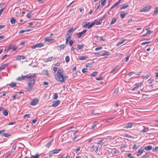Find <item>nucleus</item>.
Returning <instances> with one entry per match:
<instances>
[{"label": "nucleus", "instance_id": "62", "mask_svg": "<svg viewBox=\"0 0 158 158\" xmlns=\"http://www.w3.org/2000/svg\"><path fill=\"white\" fill-rule=\"evenodd\" d=\"M80 147H79L77 148L76 149V153H77L80 150Z\"/></svg>", "mask_w": 158, "mask_h": 158}, {"label": "nucleus", "instance_id": "44", "mask_svg": "<svg viewBox=\"0 0 158 158\" xmlns=\"http://www.w3.org/2000/svg\"><path fill=\"white\" fill-rule=\"evenodd\" d=\"M88 69L86 68H83L82 70V73H85L87 72Z\"/></svg>", "mask_w": 158, "mask_h": 158}, {"label": "nucleus", "instance_id": "11", "mask_svg": "<svg viewBox=\"0 0 158 158\" xmlns=\"http://www.w3.org/2000/svg\"><path fill=\"white\" fill-rule=\"evenodd\" d=\"M17 80L18 81H21L23 80H24L26 81L27 80L26 78L25 77V76H22L21 77H19L17 78Z\"/></svg>", "mask_w": 158, "mask_h": 158}, {"label": "nucleus", "instance_id": "55", "mask_svg": "<svg viewBox=\"0 0 158 158\" xmlns=\"http://www.w3.org/2000/svg\"><path fill=\"white\" fill-rule=\"evenodd\" d=\"M57 69H58V68L57 67H53V71H54V73H55L56 72Z\"/></svg>", "mask_w": 158, "mask_h": 158}, {"label": "nucleus", "instance_id": "37", "mask_svg": "<svg viewBox=\"0 0 158 158\" xmlns=\"http://www.w3.org/2000/svg\"><path fill=\"white\" fill-rule=\"evenodd\" d=\"M61 149H57L54 150L52 151V152H53V153L54 154H56L58 153L60 150Z\"/></svg>", "mask_w": 158, "mask_h": 158}, {"label": "nucleus", "instance_id": "53", "mask_svg": "<svg viewBox=\"0 0 158 158\" xmlns=\"http://www.w3.org/2000/svg\"><path fill=\"white\" fill-rule=\"evenodd\" d=\"M102 47L97 48H95V50L96 51H98L100 49H102Z\"/></svg>", "mask_w": 158, "mask_h": 158}, {"label": "nucleus", "instance_id": "16", "mask_svg": "<svg viewBox=\"0 0 158 158\" xmlns=\"http://www.w3.org/2000/svg\"><path fill=\"white\" fill-rule=\"evenodd\" d=\"M133 126V124L132 123H129L126 126H125L124 128H131Z\"/></svg>", "mask_w": 158, "mask_h": 158}, {"label": "nucleus", "instance_id": "2", "mask_svg": "<svg viewBox=\"0 0 158 158\" xmlns=\"http://www.w3.org/2000/svg\"><path fill=\"white\" fill-rule=\"evenodd\" d=\"M63 76V69H59L57 73L55 75V79L61 82H65V81H64Z\"/></svg>", "mask_w": 158, "mask_h": 158}, {"label": "nucleus", "instance_id": "61", "mask_svg": "<svg viewBox=\"0 0 158 158\" xmlns=\"http://www.w3.org/2000/svg\"><path fill=\"white\" fill-rule=\"evenodd\" d=\"M149 77V75H147L143 77V79L146 80V79H148V78Z\"/></svg>", "mask_w": 158, "mask_h": 158}, {"label": "nucleus", "instance_id": "1", "mask_svg": "<svg viewBox=\"0 0 158 158\" xmlns=\"http://www.w3.org/2000/svg\"><path fill=\"white\" fill-rule=\"evenodd\" d=\"M25 77L27 79L26 81L29 80L26 89L27 91H30L34 85L37 77L35 74L30 73L25 76Z\"/></svg>", "mask_w": 158, "mask_h": 158}, {"label": "nucleus", "instance_id": "10", "mask_svg": "<svg viewBox=\"0 0 158 158\" xmlns=\"http://www.w3.org/2000/svg\"><path fill=\"white\" fill-rule=\"evenodd\" d=\"M90 23V22L88 23L86 21H84L83 22L82 24V27H87L88 25Z\"/></svg>", "mask_w": 158, "mask_h": 158}, {"label": "nucleus", "instance_id": "24", "mask_svg": "<svg viewBox=\"0 0 158 158\" xmlns=\"http://www.w3.org/2000/svg\"><path fill=\"white\" fill-rule=\"evenodd\" d=\"M128 6H129L128 5H123L119 8V10L126 8Z\"/></svg>", "mask_w": 158, "mask_h": 158}, {"label": "nucleus", "instance_id": "35", "mask_svg": "<svg viewBox=\"0 0 158 158\" xmlns=\"http://www.w3.org/2000/svg\"><path fill=\"white\" fill-rule=\"evenodd\" d=\"M58 98V94L57 93H55L53 94V99H57Z\"/></svg>", "mask_w": 158, "mask_h": 158}, {"label": "nucleus", "instance_id": "41", "mask_svg": "<svg viewBox=\"0 0 158 158\" xmlns=\"http://www.w3.org/2000/svg\"><path fill=\"white\" fill-rule=\"evenodd\" d=\"M95 24V23H92L88 25V28H91Z\"/></svg>", "mask_w": 158, "mask_h": 158}, {"label": "nucleus", "instance_id": "19", "mask_svg": "<svg viewBox=\"0 0 158 158\" xmlns=\"http://www.w3.org/2000/svg\"><path fill=\"white\" fill-rule=\"evenodd\" d=\"M66 47V45L64 44H61L60 46H58V47L60 48L59 49L58 48V49L60 50V49H64V48Z\"/></svg>", "mask_w": 158, "mask_h": 158}, {"label": "nucleus", "instance_id": "29", "mask_svg": "<svg viewBox=\"0 0 158 158\" xmlns=\"http://www.w3.org/2000/svg\"><path fill=\"white\" fill-rule=\"evenodd\" d=\"M124 137H127L130 138L134 139V137L131 135H128V134H125L124 135Z\"/></svg>", "mask_w": 158, "mask_h": 158}, {"label": "nucleus", "instance_id": "57", "mask_svg": "<svg viewBox=\"0 0 158 158\" xmlns=\"http://www.w3.org/2000/svg\"><path fill=\"white\" fill-rule=\"evenodd\" d=\"M94 145H93L90 148V149L91 151H94Z\"/></svg>", "mask_w": 158, "mask_h": 158}, {"label": "nucleus", "instance_id": "54", "mask_svg": "<svg viewBox=\"0 0 158 158\" xmlns=\"http://www.w3.org/2000/svg\"><path fill=\"white\" fill-rule=\"evenodd\" d=\"M131 153L128 154L127 156L129 158H134L133 156H131Z\"/></svg>", "mask_w": 158, "mask_h": 158}, {"label": "nucleus", "instance_id": "46", "mask_svg": "<svg viewBox=\"0 0 158 158\" xmlns=\"http://www.w3.org/2000/svg\"><path fill=\"white\" fill-rule=\"evenodd\" d=\"M5 130L0 131V134H2L3 136V134L5 133Z\"/></svg>", "mask_w": 158, "mask_h": 158}, {"label": "nucleus", "instance_id": "56", "mask_svg": "<svg viewBox=\"0 0 158 158\" xmlns=\"http://www.w3.org/2000/svg\"><path fill=\"white\" fill-rule=\"evenodd\" d=\"M102 20L101 19H100L98 21V23L96 24L97 25L98 24H101L102 22Z\"/></svg>", "mask_w": 158, "mask_h": 158}, {"label": "nucleus", "instance_id": "22", "mask_svg": "<svg viewBox=\"0 0 158 158\" xmlns=\"http://www.w3.org/2000/svg\"><path fill=\"white\" fill-rule=\"evenodd\" d=\"M117 21V19L116 18H113L111 20L110 25L114 24Z\"/></svg>", "mask_w": 158, "mask_h": 158}, {"label": "nucleus", "instance_id": "34", "mask_svg": "<svg viewBox=\"0 0 158 158\" xmlns=\"http://www.w3.org/2000/svg\"><path fill=\"white\" fill-rule=\"evenodd\" d=\"M88 58V57L85 56H81V58H79V60H86Z\"/></svg>", "mask_w": 158, "mask_h": 158}, {"label": "nucleus", "instance_id": "20", "mask_svg": "<svg viewBox=\"0 0 158 158\" xmlns=\"http://www.w3.org/2000/svg\"><path fill=\"white\" fill-rule=\"evenodd\" d=\"M11 24H14L15 23L16 20L14 18L11 17L10 20Z\"/></svg>", "mask_w": 158, "mask_h": 158}, {"label": "nucleus", "instance_id": "45", "mask_svg": "<svg viewBox=\"0 0 158 158\" xmlns=\"http://www.w3.org/2000/svg\"><path fill=\"white\" fill-rule=\"evenodd\" d=\"M77 48L78 49H80L84 48V46L82 45H79L77 46Z\"/></svg>", "mask_w": 158, "mask_h": 158}, {"label": "nucleus", "instance_id": "47", "mask_svg": "<svg viewBox=\"0 0 158 158\" xmlns=\"http://www.w3.org/2000/svg\"><path fill=\"white\" fill-rule=\"evenodd\" d=\"M151 43V42L148 41V42H143L141 43V45H144L145 44H149Z\"/></svg>", "mask_w": 158, "mask_h": 158}, {"label": "nucleus", "instance_id": "25", "mask_svg": "<svg viewBox=\"0 0 158 158\" xmlns=\"http://www.w3.org/2000/svg\"><path fill=\"white\" fill-rule=\"evenodd\" d=\"M53 39H50L47 38L44 39V41L45 42H50L52 40H53Z\"/></svg>", "mask_w": 158, "mask_h": 158}, {"label": "nucleus", "instance_id": "33", "mask_svg": "<svg viewBox=\"0 0 158 158\" xmlns=\"http://www.w3.org/2000/svg\"><path fill=\"white\" fill-rule=\"evenodd\" d=\"M106 0H101V5L102 6H104L106 3Z\"/></svg>", "mask_w": 158, "mask_h": 158}, {"label": "nucleus", "instance_id": "43", "mask_svg": "<svg viewBox=\"0 0 158 158\" xmlns=\"http://www.w3.org/2000/svg\"><path fill=\"white\" fill-rule=\"evenodd\" d=\"M32 15V14L31 12H30V13H28L27 14V16H27V18H30L31 17V15Z\"/></svg>", "mask_w": 158, "mask_h": 158}, {"label": "nucleus", "instance_id": "63", "mask_svg": "<svg viewBox=\"0 0 158 158\" xmlns=\"http://www.w3.org/2000/svg\"><path fill=\"white\" fill-rule=\"evenodd\" d=\"M148 81H149V83L150 84H151L153 82L154 80V79H152V80H149Z\"/></svg>", "mask_w": 158, "mask_h": 158}, {"label": "nucleus", "instance_id": "15", "mask_svg": "<svg viewBox=\"0 0 158 158\" xmlns=\"http://www.w3.org/2000/svg\"><path fill=\"white\" fill-rule=\"evenodd\" d=\"M122 0H119L118 2H116V3H115L114 4V5L112 6L111 7V8L112 9V8L115 7V6H116L117 5H119L120 4V3L121 1H122Z\"/></svg>", "mask_w": 158, "mask_h": 158}, {"label": "nucleus", "instance_id": "6", "mask_svg": "<svg viewBox=\"0 0 158 158\" xmlns=\"http://www.w3.org/2000/svg\"><path fill=\"white\" fill-rule=\"evenodd\" d=\"M44 45V44L43 43H40L37 44H36L34 46L31 47V48L32 49H35L36 48H40L41 47L43 46Z\"/></svg>", "mask_w": 158, "mask_h": 158}, {"label": "nucleus", "instance_id": "21", "mask_svg": "<svg viewBox=\"0 0 158 158\" xmlns=\"http://www.w3.org/2000/svg\"><path fill=\"white\" fill-rule=\"evenodd\" d=\"M8 64H5L2 65L0 67V70H1L4 69L5 68L8 66Z\"/></svg>", "mask_w": 158, "mask_h": 158}, {"label": "nucleus", "instance_id": "32", "mask_svg": "<svg viewBox=\"0 0 158 158\" xmlns=\"http://www.w3.org/2000/svg\"><path fill=\"white\" fill-rule=\"evenodd\" d=\"M39 154H37L34 156H31L30 158H39Z\"/></svg>", "mask_w": 158, "mask_h": 158}, {"label": "nucleus", "instance_id": "59", "mask_svg": "<svg viewBox=\"0 0 158 158\" xmlns=\"http://www.w3.org/2000/svg\"><path fill=\"white\" fill-rule=\"evenodd\" d=\"M123 41H121L120 42L118 43L117 45V46H120L122 44H123Z\"/></svg>", "mask_w": 158, "mask_h": 158}, {"label": "nucleus", "instance_id": "7", "mask_svg": "<svg viewBox=\"0 0 158 158\" xmlns=\"http://www.w3.org/2000/svg\"><path fill=\"white\" fill-rule=\"evenodd\" d=\"M60 102V101L59 100L54 101L53 103L52 104V106L54 107H56L59 104Z\"/></svg>", "mask_w": 158, "mask_h": 158}, {"label": "nucleus", "instance_id": "38", "mask_svg": "<svg viewBox=\"0 0 158 158\" xmlns=\"http://www.w3.org/2000/svg\"><path fill=\"white\" fill-rule=\"evenodd\" d=\"M14 47V45H11L9 46L7 48V51H8L9 50L12 49V48Z\"/></svg>", "mask_w": 158, "mask_h": 158}, {"label": "nucleus", "instance_id": "48", "mask_svg": "<svg viewBox=\"0 0 158 158\" xmlns=\"http://www.w3.org/2000/svg\"><path fill=\"white\" fill-rule=\"evenodd\" d=\"M118 68V66H116L111 71V73H112L114 72L116 69H117Z\"/></svg>", "mask_w": 158, "mask_h": 158}, {"label": "nucleus", "instance_id": "5", "mask_svg": "<svg viewBox=\"0 0 158 158\" xmlns=\"http://www.w3.org/2000/svg\"><path fill=\"white\" fill-rule=\"evenodd\" d=\"M39 100L37 98L33 99L31 102L30 105L31 106H35L38 102Z\"/></svg>", "mask_w": 158, "mask_h": 158}, {"label": "nucleus", "instance_id": "18", "mask_svg": "<svg viewBox=\"0 0 158 158\" xmlns=\"http://www.w3.org/2000/svg\"><path fill=\"white\" fill-rule=\"evenodd\" d=\"M127 13H125V12H124L123 11H122L121 12V13L120 14V17L122 19L123 18L125 15H127Z\"/></svg>", "mask_w": 158, "mask_h": 158}, {"label": "nucleus", "instance_id": "50", "mask_svg": "<svg viewBox=\"0 0 158 158\" xmlns=\"http://www.w3.org/2000/svg\"><path fill=\"white\" fill-rule=\"evenodd\" d=\"M10 135H11V134H8L7 133H5V134H3V136L6 137H8Z\"/></svg>", "mask_w": 158, "mask_h": 158}, {"label": "nucleus", "instance_id": "60", "mask_svg": "<svg viewBox=\"0 0 158 158\" xmlns=\"http://www.w3.org/2000/svg\"><path fill=\"white\" fill-rule=\"evenodd\" d=\"M16 123L15 122H11V123H9L8 124V125H14V124H15Z\"/></svg>", "mask_w": 158, "mask_h": 158}, {"label": "nucleus", "instance_id": "3", "mask_svg": "<svg viewBox=\"0 0 158 158\" xmlns=\"http://www.w3.org/2000/svg\"><path fill=\"white\" fill-rule=\"evenodd\" d=\"M74 30L73 28L71 27L67 31V34L65 35L66 39L70 40L71 37V35Z\"/></svg>", "mask_w": 158, "mask_h": 158}, {"label": "nucleus", "instance_id": "40", "mask_svg": "<svg viewBox=\"0 0 158 158\" xmlns=\"http://www.w3.org/2000/svg\"><path fill=\"white\" fill-rule=\"evenodd\" d=\"M65 61L66 63H68L70 60L69 57V56H66L65 58Z\"/></svg>", "mask_w": 158, "mask_h": 158}, {"label": "nucleus", "instance_id": "13", "mask_svg": "<svg viewBox=\"0 0 158 158\" xmlns=\"http://www.w3.org/2000/svg\"><path fill=\"white\" fill-rule=\"evenodd\" d=\"M152 33V31L150 30H148V31L147 32V33L143 35H142V36H148L149 35Z\"/></svg>", "mask_w": 158, "mask_h": 158}, {"label": "nucleus", "instance_id": "9", "mask_svg": "<svg viewBox=\"0 0 158 158\" xmlns=\"http://www.w3.org/2000/svg\"><path fill=\"white\" fill-rule=\"evenodd\" d=\"M143 149H140L136 153L137 156H139L141 155L143 153Z\"/></svg>", "mask_w": 158, "mask_h": 158}, {"label": "nucleus", "instance_id": "49", "mask_svg": "<svg viewBox=\"0 0 158 158\" xmlns=\"http://www.w3.org/2000/svg\"><path fill=\"white\" fill-rule=\"evenodd\" d=\"M82 35L80 32L77 33V37L78 38H80L81 37Z\"/></svg>", "mask_w": 158, "mask_h": 158}, {"label": "nucleus", "instance_id": "14", "mask_svg": "<svg viewBox=\"0 0 158 158\" xmlns=\"http://www.w3.org/2000/svg\"><path fill=\"white\" fill-rule=\"evenodd\" d=\"M26 58V57L23 55L17 56L16 57V59L17 60H19L20 59L23 60L25 59Z\"/></svg>", "mask_w": 158, "mask_h": 158}, {"label": "nucleus", "instance_id": "23", "mask_svg": "<svg viewBox=\"0 0 158 158\" xmlns=\"http://www.w3.org/2000/svg\"><path fill=\"white\" fill-rule=\"evenodd\" d=\"M142 85V83H140L137 84L135 87L134 88L132 89V90H134L136 89L137 88L140 87Z\"/></svg>", "mask_w": 158, "mask_h": 158}, {"label": "nucleus", "instance_id": "31", "mask_svg": "<svg viewBox=\"0 0 158 158\" xmlns=\"http://www.w3.org/2000/svg\"><path fill=\"white\" fill-rule=\"evenodd\" d=\"M52 140L51 141L49 142L45 146L48 148H49L51 145V142Z\"/></svg>", "mask_w": 158, "mask_h": 158}, {"label": "nucleus", "instance_id": "42", "mask_svg": "<svg viewBox=\"0 0 158 158\" xmlns=\"http://www.w3.org/2000/svg\"><path fill=\"white\" fill-rule=\"evenodd\" d=\"M55 59L54 58H53V57H49L47 59V62H48L49 61H51L53 59Z\"/></svg>", "mask_w": 158, "mask_h": 158}, {"label": "nucleus", "instance_id": "58", "mask_svg": "<svg viewBox=\"0 0 158 158\" xmlns=\"http://www.w3.org/2000/svg\"><path fill=\"white\" fill-rule=\"evenodd\" d=\"M86 31H87L86 30H85L83 31H82V32H80V33H81V35H82L86 33Z\"/></svg>", "mask_w": 158, "mask_h": 158}, {"label": "nucleus", "instance_id": "39", "mask_svg": "<svg viewBox=\"0 0 158 158\" xmlns=\"http://www.w3.org/2000/svg\"><path fill=\"white\" fill-rule=\"evenodd\" d=\"M148 153L146 152L145 155L143 156L142 157L140 158H149V156L147 155Z\"/></svg>", "mask_w": 158, "mask_h": 158}, {"label": "nucleus", "instance_id": "51", "mask_svg": "<svg viewBox=\"0 0 158 158\" xmlns=\"http://www.w3.org/2000/svg\"><path fill=\"white\" fill-rule=\"evenodd\" d=\"M85 66L86 67H91L92 64L90 63H88L86 64Z\"/></svg>", "mask_w": 158, "mask_h": 158}, {"label": "nucleus", "instance_id": "30", "mask_svg": "<svg viewBox=\"0 0 158 158\" xmlns=\"http://www.w3.org/2000/svg\"><path fill=\"white\" fill-rule=\"evenodd\" d=\"M139 148V146L136 144H134L132 147V149L134 150H136Z\"/></svg>", "mask_w": 158, "mask_h": 158}, {"label": "nucleus", "instance_id": "36", "mask_svg": "<svg viewBox=\"0 0 158 158\" xmlns=\"http://www.w3.org/2000/svg\"><path fill=\"white\" fill-rule=\"evenodd\" d=\"M158 13V7H156L155 10L154 11V14H154H157Z\"/></svg>", "mask_w": 158, "mask_h": 158}, {"label": "nucleus", "instance_id": "52", "mask_svg": "<svg viewBox=\"0 0 158 158\" xmlns=\"http://www.w3.org/2000/svg\"><path fill=\"white\" fill-rule=\"evenodd\" d=\"M73 43H74L73 41V40H70L69 41V45H70V46H71L72 45Z\"/></svg>", "mask_w": 158, "mask_h": 158}, {"label": "nucleus", "instance_id": "8", "mask_svg": "<svg viewBox=\"0 0 158 158\" xmlns=\"http://www.w3.org/2000/svg\"><path fill=\"white\" fill-rule=\"evenodd\" d=\"M98 123H97V121H95L94 122V123L93 124V125L92 126V129H94L95 128H98L99 127V126H97V124H98Z\"/></svg>", "mask_w": 158, "mask_h": 158}, {"label": "nucleus", "instance_id": "28", "mask_svg": "<svg viewBox=\"0 0 158 158\" xmlns=\"http://www.w3.org/2000/svg\"><path fill=\"white\" fill-rule=\"evenodd\" d=\"M9 85L11 87L14 88L16 86V84L15 82H11Z\"/></svg>", "mask_w": 158, "mask_h": 158}, {"label": "nucleus", "instance_id": "4", "mask_svg": "<svg viewBox=\"0 0 158 158\" xmlns=\"http://www.w3.org/2000/svg\"><path fill=\"white\" fill-rule=\"evenodd\" d=\"M152 8L151 6L148 5L144 6L143 8L140 10V12H146L149 11Z\"/></svg>", "mask_w": 158, "mask_h": 158}, {"label": "nucleus", "instance_id": "12", "mask_svg": "<svg viewBox=\"0 0 158 158\" xmlns=\"http://www.w3.org/2000/svg\"><path fill=\"white\" fill-rule=\"evenodd\" d=\"M152 149V146H147L144 147V149L145 150L148 151Z\"/></svg>", "mask_w": 158, "mask_h": 158}, {"label": "nucleus", "instance_id": "64", "mask_svg": "<svg viewBox=\"0 0 158 158\" xmlns=\"http://www.w3.org/2000/svg\"><path fill=\"white\" fill-rule=\"evenodd\" d=\"M134 72H131L130 73H128L127 74V75L129 76V77H131L133 73Z\"/></svg>", "mask_w": 158, "mask_h": 158}, {"label": "nucleus", "instance_id": "27", "mask_svg": "<svg viewBox=\"0 0 158 158\" xmlns=\"http://www.w3.org/2000/svg\"><path fill=\"white\" fill-rule=\"evenodd\" d=\"M98 73L97 72H94L91 74V76L92 77H95L97 75Z\"/></svg>", "mask_w": 158, "mask_h": 158}, {"label": "nucleus", "instance_id": "26", "mask_svg": "<svg viewBox=\"0 0 158 158\" xmlns=\"http://www.w3.org/2000/svg\"><path fill=\"white\" fill-rule=\"evenodd\" d=\"M2 114H3L5 116H7L8 114V112L6 110H3L2 111Z\"/></svg>", "mask_w": 158, "mask_h": 158}, {"label": "nucleus", "instance_id": "17", "mask_svg": "<svg viewBox=\"0 0 158 158\" xmlns=\"http://www.w3.org/2000/svg\"><path fill=\"white\" fill-rule=\"evenodd\" d=\"M109 52L108 51H105V52L103 53H102V54H100V56H108L110 55Z\"/></svg>", "mask_w": 158, "mask_h": 158}]
</instances>
